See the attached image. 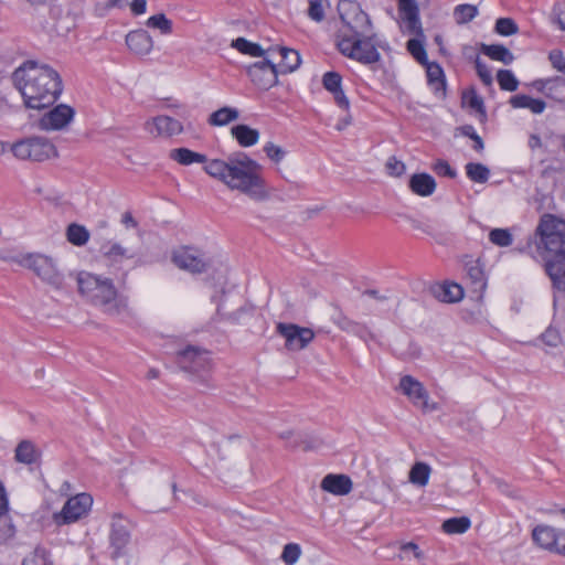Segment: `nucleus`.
Segmentation results:
<instances>
[{"label": "nucleus", "mask_w": 565, "mask_h": 565, "mask_svg": "<svg viewBox=\"0 0 565 565\" xmlns=\"http://www.w3.org/2000/svg\"><path fill=\"white\" fill-rule=\"evenodd\" d=\"M338 11L342 21L338 34L340 52L364 64L377 62L380 54L370 42L373 32L369 15L356 2L350 0H341Z\"/></svg>", "instance_id": "1"}, {"label": "nucleus", "mask_w": 565, "mask_h": 565, "mask_svg": "<svg viewBox=\"0 0 565 565\" xmlns=\"http://www.w3.org/2000/svg\"><path fill=\"white\" fill-rule=\"evenodd\" d=\"M205 172L218 179L230 189L237 190L249 199L262 202L269 198L262 167L244 152H236L226 160L214 159L204 167Z\"/></svg>", "instance_id": "2"}, {"label": "nucleus", "mask_w": 565, "mask_h": 565, "mask_svg": "<svg viewBox=\"0 0 565 565\" xmlns=\"http://www.w3.org/2000/svg\"><path fill=\"white\" fill-rule=\"evenodd\" d=\"M15 88L29 108L42 109L55 103L62 93L60 74L47 64L25 61L12 74Z\"/></svg>", "instance_id": "3"}, {"label": "nucleus", "mask_w": 565, "mask_h": 565, "mask_svg": "<svg viewBox=\"0 0 565 565\" xmlns=\"http://www.w3.org/2000/svg\"><path fill=\"white\" fill-rule=\"evenodd\" d=\"M77 285L79 294L104 313L118 317L129 312L128 298L118 292L111 279L79 273Z\"/></svg>", "instance_id": "4"}, {"label": "nucleus", "mask_w": 565, "mask_h": 565, "mask_svg": "<svg viewBox=\"0 0 565 565\" xmlns=\"http://www.w3.org/2000/svg\"><path fill=\"white\" fill-rule=\"evenodd\" d=\"M540 243L536 246L544 263H564L565 258V221L551 214L541 217L536 228ZM546 268V264H544Z\"/></svg>", "instance_id": "5"}, {"label": "nucleus", "mask_w": 565, "mask_h": 565, "mask_svg": "<svg viewBox=\"0 0 565 565\" xmlns=\"http://www.w3.org/2000/svg\"><path fill=\"white\" fill-rule=\"evenodd\" d=\"M20 266L31 269L42 281L52 286L54 289H64V276L57 269L51 257L36 253H28L23 255Z\"/></svg>", "instance_id": "6"}, {"label": "nucleus", "mask_w": 565, "mask_h": 565, "mask_svg": "<svg viewBox=\"0 0 565 565\" xmlns=\"http://www.w3.org/2000/svg\"><path fill=\"white\" fill-rule=\"evenodd\" d=\"M11 151L19 160L42 162L57 156L55 146L44 137H30L14 142Z\"/></svg>", "instance_id": "7"}, {"label": "nucleus", "mask_w": 565, "mask_h": 565, "mask_svg": "<svg viewBox=\"0 0 565 565\" xmlns=\"http://www.w3.org/2000/svg\"><path fill=\"white\" fill-rule=\"evenodd\" d=\"M175 362L184 372L202 374L211 369L210 352L195 345H188L175 354Z\"/></svg>", "instance_id": "8"}, {"label": "nucleus", "mask_w": 565, "mask_h": 565, "mask_svg": "<svg viewBox=\"0 0 565 565\" xmlns=\"http://www.w3.org/2000/svg\"><path fill=\"white\" fill-rule=\"evenodd\" d=\"M532 539L541 548L564 556L565 530L540 524L533 529Z\"/></svg>", "instance_id": "9"}, {"label": "nucleus", "mask_w": 565, "mask_h": 565, "mask_svg": "<svg viewBox=\"0 0 565 565\" xmlns=\"http://www.w3.org/2000/svg\"><path fill=\"white\" fill-rule=\"evenodd\" d=\"M396 390L405 395L414 406L419 407L425 413L437 409L435 403H429L428 392L423 384L411 375L402 376Z\"/></svg>", "instance_id": "10"}, {"label": "nucleus", "mask_w": 565, "mask_h": 565, "mask_svg": "<svg viewBox=\"0 0 565 565\" xmlns=\"http://www.w3.org/2000/svg\"><path fill=\"white\" fill-rule=\"evenodd\" d=\"M93 504V498L88 493H79L70 498L62 511L54 515L57 524L76 522L88 513Z\"/></svg>", "instance_id": "11"}, {"label": "nucleus", "mask_w": 565, "mask_h": 565, "mask_svg": "<svg viewBox=\"0 0 565 565\" xmlns=\"http://www.w3.org/2000/svg\"><path fill=\"white\" fill-rule=\"evenodd\" d=\"M397 22L403 33H423L419 7L416 0H397Z\"/></svg>", "instance_id": "12"}, {"label": "nucleus", "mask_w": 565, "mask_h": 565, "mask_svg": "<svg viewBox=\"0 0 565 565\" xmlns=\"http://www.w3.org/2000/svg\"><path fill=\"white\" fill-rule=\"evenodd\" d=\"M277 65L269 60L256 62L247 67V75L259 89L268 90L278 83Z\"/></svg>", "instance_id": "13"}, {"label": "nucleus", "mask_w": 565, "mask_h": 565, "mask_svg": "<svg viewBox=\"0 0 565 565\" xmlns=\"http://www.w3.org/2000/svg\"><path fill=\"white\" fill-rule=\"evenodd\" d=\"M277 332L285 338L286 348L291 351L305 349L315 338L311 329L294 323H278Z\"/></svg>", "instance_id": "14"}, {"label": "nucleus", "mask_w": 565, "mask_h": 565, "mask_svg": "<svg viewBox=\"0 0 565 565\" xmlns=\"http://www.w3.org/2000/svg\"><path fill=\"white\" fill-rule=\"evenodd\" d=\"M145 129L153 137L169 138L183 131L182 124L166 115H160L145 122Z\"/></svg>", "instance_id": "15"}, {"label": "nucleus", "mask_w": 565, "mask_h": 565, "mask_svg": "<svg viewBox=\"0 0 565 565\" xmlns=\"http://www.w3.org/2000/svg\"><path fill=\"white\" fill-rule=\"evenodd\" d=\"M173 263L181 269L193 274H201L206 270L209 264L203 256L192 248H182L172 256Z\"/></svg>", "instance_id": "16"}, {"label": "nucleus", "mask_w": 565, "mask_h": 565, "mask_svg": "<svg viewBox=\"0 0 565 565\" xmlns=\"http://www.w3.org/2000/svg\"><path fill=\"white\" fill-rule=\"evenodd\" d=\"M74 109L61 104L46 113L39 122L43 130H58L66 127L74 117Z\"/></svg>", "instance_id": "17"}, {"label": "nucleus", "mask_w": 565, "mask_h": 565, "mask_svg": "<svg viewBox=\"0 0 565 565\" xmlns=\"http://www.w3.org/2000/svg\"><path fill=\"white\" fill-rule=\"evenodd\" d=\"M109 539L110 545L114 548L113 557L117 558L122 554V550L126 547L130 539V534L124 524V520L118 514L113 516Z\"/></svg>", "instance_id": "18"}, {"label": "nucleus", "mask_w": 565, "mask_h": 565, "mask_svg": "<svg viewBox=\"0 0 565 565\" xmlns=\"http://www.w3.org/2000/svg\"><path fill=\"white\" fill-rule=\"evenodd\" d=\"M126 44L135 55L146 56L153 47V40L146 30L139 29L126 35Z\"/></svg>", "instance_id": "19"}, {"label": "nucleus", "mask_w": 565, "mask_h": 565, "mask_svg": "<svg viewBox=\"0 0 565 565\" xmlns=\"http://www.w3.org/2000/svg\"><path fill=\"white\" fill-rule=\"evenodd\" d=\"M323 87L333 95L335 104L348 111L350 102L342 90V77L338 72H327L322 77Z\"/></svg>", "instance_id": "20"}, {"label": "nucleus", "mask_w": 565, "mask_h": 565, "mask_svg": "<svg viewBox=\"0 0 565 565\" xmlns=\"http://www.w3.org/2000/svg\"><path fill=\"white\" fill-rule=\"evenodd\" d=\"M353 487L352 480L347 475H327L320 483V488L334 495H347Z\"/></svg>", "instance_id": "21"}, {"label": "nucleus", "mask_w": 565, "mask_h": 565, "mask_svg": "<svg viewBox=\"0 0 565 565\" xmlns=\"http://www.w3.org/2000/svg\"><path fill=\"white\" fill-rule=\"evenodd\" d=\"M426 67L427 81L435 95L444 97L446 95V78L441 66L436 62L423 64Z\"/></svg>", "instance_id": "22"}, {"label": "nucleus", "mask_w": 565, "mask_h": 565, "mask_svg": "<svg viewBox=\"0 0 565 565\" xmlns=\"http://www.w3.org/2000/svg\"><path fill=\"white\" fill-rule=\"evenodd\" d=\"M431 292L436 299L446 303L458 302L463 297V289L456 282L438 284L431 288Z\"/></svg>", "instance_id": "23"}, {"label": "nucleus", "mask_w": 565, "mask_h": 565, "mask_svg": "<svg viewBox=\"0 0 565 565\" xmlns=\"http://www.w3.org/2000/svg\"><path fill=\"white\" fill-rule=\"evenodd\" d=\"M411 190L420 196H429L436 190L435 179L428 173H416L409 179Z\"/></svg>", "instance_id": "24"}, {"label": "nucleus", "mask_w": 565, "mask_h": 565, "mask_svg": "<svg viewBox=\"0 0 565 565\" xmlns=\"http://www.w3.org/2000/svg\"><path fill=\"white\" fill-rule=\"evenodd\" d=\"M509 103L513 108H526L535 115L542 114L546 108L543 99L533 98L524 94L512 96Z\"/></svg>", "instance_id": "25"}, {"label": "nucleus", "mask_w": 565, "mask_h": 565, "mask_svg": "<svg viewBox=\"0 0 565 565\" xmlns=\"http://www.w3.org/2000/svg\"><path fill=\"white\" fill-rule=\"evenodd\" d=\"M231 132L238 145L245 148L256 145L259 139V131L244 124L233 126Z\"/></svg>", "instance_id": "26"}, {"label": "nucleus", "mask_w": 565, "mask_h": 565, "mask_svg": "<svg viewBox=\"0 0 565 565\" xmlns=\"http://www.w3.org/2000/svg\"><path fill=\"white\" fill-rule=\"evenodd\" d=\"M278 52L281 56V62L279 63V65H277L279 73H291L300 66L301 58L296 50L279 46Z\"/></svg>", "instance_id": "27"}, {"label": "nucleus", "mask_w": 565, "mask_h": 565, "mask_svg": "<svg viewBox=\"0 0 565 565\" xmlns=\"http://www.w3.org/2000/svg\"><path fill=\"white\" fill-rule=\"evenodd\" d=\"M170 159L177 161L182 166H190L192 163H206L207 159L205 154L195 152L188 148H177L172 149L169 154Z\"/></svg>", "instance_id": "28"}, {"label": "nucleus", "mask_w": 565, "mask_h": 565, "mask_svg": "<svg viewBox=\"0 0 565 565\" xmlns=\"http://www.w3.org/2000/svg\"><path fill=\"white\" fill-rule=\"evenodd\" d=\"M481 52L491 60L500 61L505 65L511 64L514 60L513 54L501 44H482Z\"/></svg>", "instance_id": "29"}, {"label": "nucleus", "mask_w": 565, "mask_h": 565, "mask_svg": "<svg viewBox=\"0 0 565 565\" xmlns=\"http://www.w3.org/2000/svg\"><path fill=\"white\" fill-rule=\"evenodd\" d=\"M38 456L35 446L30 440H22L15 448L14 458L18 462L31 465L36 461Z\"/></svg>", "instance_id": "30"}, {"label": "nucleus", "mask_w": 565, "mask_h": 565, "mask_svg": "<svg viewBox=\"0 0 565 565\" xmlns=\"http://www.w3.org/2000/svg\"><path fill=\"white\" fill-rule=\"evenodd\" d=\"M239 113L236 108L232 107H222L215 111H213L209 117V124L211 126H225L231 121H234L238 118Z\"/></svg>", "instance_id": "31"}, {"label": "nucleus", "mask_w": 565, "mask_h": 565, "mask_svg": "<svg viewBox=\"0 0 565 565\" xmlns=\"http://www.w3.org/2000/svg\"><path fill=\"white\" fill-rule=\"evenodd\" d=\"M471 526L468 516L450 518L443 522L441 530L447 534H462Z\"/></svg>", "instance_id": "32"}, {"label": "nucleus", "mask_w": 565, "mask_h": 565, "mask_svg": "<svg viewBox=\"0 0 565 565\" xmlns=\"http://www.w3.org/2000/svg\"><path fill=\"white\" fill-rule=\"evenodd\" d=\"M431 469L425 462H416L409 470V481L418 487H425L429 481Z\"/></svg>", "instance_id": "33"}, {"label": "nucleus", "mask_w": 565, "mask_h": 565, "mask_svg": "<svg viewBox=\"0 0 565 565\" xmlns=\"http://www.w3.org/2000/svg\"><path fill=\"white\" fill-rule=\"evenodd\" d=\"M546 274L553 281L554 287L565 290V263H546Z\"/></svg>", "instance_id": "34"}, {"label": "nucleus", "mask_w": 565, "mask_h": 565, "mask_svg": "<svg viewBox=\"0 0 565 565\" xmlns=\"http://www.w3.org/2000/svg\"><path fill=\"white\" fill-rule=\"evenodd\" d=\"M232 47L236 49L238 52L253 56L259 57L265 54V51L257 43L249 42L245 38H237L232 41Z\"/></svg>", "instance_id": "35"}, {"label": "nucleus", "mask_w": 565, "mask_h": 565, "mask_svg": "<svg viewBox=\"0 0 565 565\" xmlns=\"http://www.w3.org/2000/svg\"><path fill=\"white\" fill-rule=\"evenodd\" d=\"M66 237L70 243L75 246H83L88 242L89 232L85 226L78 224H71L66 231Z\"/></svg>", "instance_id": "36"}, {"label": "nucleus", "mask_w": 565, "mask_h": 565, "mask_svg": "<svg viewBox=\"0 0 565 565\" xmlns=\"http://www.w3.org/2000/svg\"><path fill=\"white\" fill-rule=\"evenodd\" d=\"M416 38L411 39L407 42V50L413 55V57L420 63L422 65L427 63V53L423 44L424 32L422 35L414 34Z\"/></svg>", "instance_id": "37"}, {"label": "nucleus", "mask_w": 565, "mask_h": 565, "mask_svg": "<svg viewBox=\"0 0 565 565\" xmlns=\"http://www.w3.org/2000/svg\"><path fill=\"white\" fill-rule=\"evenodd\" d=\"M467 276L475 286L476 291H482L486 288L484 273L481 266L477 263H470L467 265Z\"/></svg>", "instance_id": "38"}, {"label": "nucleus", "mask_w": 565, "mask_h": 565, "mask_svg": "<svg viewBox=\"0 0 565 565\" xmlns=\"http://www.w3.org/2000/svg\"><path fill=\"white\" fill-rule=\"evenodd\" d=\"M467 177L478 183H484L488 181L490 170L482 163L470 162L466 164Z\"/></svg>", "instance_id": "39"}, {"label": "nucleus", "mask_w": 565, "mask_h": 565, "mask_svg": "<svg viewBox=\"0 0 565 565\" xmlns=\"http://www.w3.org/2000/svg\"><path fill=\"white\" fill-rule=\"evenodd\" d=\"M547 97L557 100V102H564L565 100V79L556 76L552 78H547Z\"/></svg>", "instance_id": "40"}, {"label": "nucleus", "mask_w": 565, "mask_h": 565, "mask_svg": "<svg viewBox=\"0 0 565 565\" xmlns=\"http://www.w3.org/2000/svg\"><path fill=\"white\" fill-rule=\"evenodd\" d=\"M100 250L104 254V256H106L113 260H117V259L124 258V257H126V258L132 257V255L128 253V249L122 247L118 243L107 242L102 245Z\"/></svg>", "instance_id": "41"}, {"label": "nucleus", "mask_w": 565, "mask_h": 565, "mask_svg": "<svg viewBox=\"0 0 565 565\" xmlns=\"http://www.w3.org/2000/svg\"><path fill=\"white\" fill-rule=\"evenodd\" d=\"M146 24L148 28L158 29L162 34H170L172 32V21L163 13L151 15Z\"/></svg>", "instance_id": "42"}, {"label": "nucleus", "mask_w": 565, "mask_h": 565, "mask_svg": "<svg viewBox=\"0 0 565 565\" xmlns=\"http://www.w3.org/2000/svg\"><path fill=\"white\" fill-rule=\"evenodd\" d=\"M499 86L503 90L514 92L518 89L519 81L510 70H500L497 74Z\"/></svg>", "instance_id": "43"}, {"label": "nucleus", "mask_w": 565, "mask_h": 565, "mask_svg": "<svg viewBox=\"0 0 565 565\" xmlns=\"http://www.w3.org/2000/svg\"><path fill=\"white\" fill-rule=\"evenodd\" d=\"M489 239L492 244L507 247L513 242L512 234L508 228H493L489 233Z\"/></svg>", "instance_id": "44"}, {"label": "nucleus", "mask_w": 565, "mask_h": 565, "mask_svg": "<svg viewBox=\"0 0 565 565\" xmlns=\"http://www.w3.org/2000/svg\"><path fill=\"white\" fill-rule=\"evenodd\" d=\"M478 14L477 7L472 4H459L455 8L454 15L459 24L471 21Z\"/></svg>", "instance_id": "45"}, {"label": "nucleus", "mask_w": 565, "mask_h": 565, "mask_svg": "<svg viewBox=\"0 0 565 565\" xmlns=\"http://www.w3.org/2000/svg\"><path fill=\"white\" fill-rule=\"evenodd\" d=\"M22 565H52L45 548L36 547L33 553L23 559Z\"/></svg>", "instance_id": "46"}, {"label": "nucleus", "mask_w": 565, "mask_h": 565, "mask_svg": "<svg viewBox=\"0 0 565 565\" xmlns=\"http://www.w3.org/2000/svg\"><path fill=\"white\" fill-rule=\"evenodd\" d=\"M409 554H412L413 557L418 562H422L425 558L424 552L417 544L413 542L401 545V553L398 554V558L402 561L409 559Z\"/></svg>", "instance_id": "47"}, {"label": "nucleus", "mask_w": 565, "mask_h": 565, "mask_svg": "<svg viewBox=\"0 0 565 565\" xmlns=\"http://www.w3.org/2000/svg\"><path fill=\"white\" fill-rule=\"evenodd\" d=\"M301 555V548L299 544L297 543H288L284 546L282 553H281V559L287 565H294L297 563Z\"/></svg>", "instance_id": "48"}, {"label": "nucleus", "mask_w": 565, "mask_h": 565, "mask_svg": "<svg viewBox=\"0 0 565 565\" xmlns=\"http://www.w3.org/2000/svg\"><path fill=\"white\" fill-rule=\"evenodd\" d=\"M495 31L504 36L515 34L519 31L518 24L510 18H500L495 22Z\"/></svg>", "instance_id": "49"}, {"label": "nucleus", "mask_w": 565, "mask_h": 565, "mask_svg": "<svg viewBox=\"0 0 565 565\" xmlns=\"http://www.w3.org/2000/svg\"><path fill=\"white\" fill-rule=\"evenodd\" d=\"M463 100L470 108L477 110L483 117H486L483 99L475 90H470L469 93L465 94Z\"/></svg>", "instance_id": "50"}, {"label": "nucleus", "mask_w": 565, "mask_h": 565, "mask_svg": "<svg viewBox=\"0 0 565 565\" xmlns=\"http://www.w3.org/2000/svg\"><path fill=\"white\" fill-rule=\"evenodd\" d=\"M308 15L316 22H321L324 19L322 0H309Z\"/></svg>", "instance_id": "51"}, {"label": "nucleus", "mask_w": 565, "mask_h": 565, "mask_svg": "<svg viewBox=\"0 0 565 565\" xmlns=\"http://www.w3.org/2000/svg\"><path fill=\"white\" fill-rule=\"evenodd\" d=\"M264 151L270 160H273L274 162H277V163L284 159L285 153H286L281 147H279L273 142H267L264 146Z\"/></svg>", "instance_id": "52"}, {"label": "nucleus", "mask_w": 565, "mask_h": 565, "mask_svg": "<svg viewBox=\"0 0 565 565\" xmlns=\"http://www.w3.org/2000/svg\"><path fill=\"white\" fill-rule=\"evenodd\" d=\"M476 70L481 82L486 86H491L493 81L491 71L479 57L476 60Z\"/></svg>", "instance_id": "53"}, {"label": "nucleus", "mask_w": 565, "mask_h": 565, "mask_svg": "<svg viewBox=\"0 0 565 565\" xmlns=\"http://www.w3.org/2000/svg\"><path fill=\"white\" fill-rule=\"evenodd\" d=\"M433 170L438 174L443 177L448 178H455L457 175V172L455 169L450 167V164L446 160H437L434 166Z\"/></svg>", "instance_id": "54"}, {"label": "nucleus", "mask_w": 565, "mask_h": 565, "mask_svg": "<svg viewBox=\"0 0 565 565\" xmlns=\"http://www.w3.org/2000/svg\"><path fill=\"white\" fill-rule=\"evenodd\" d=\"M552 22L565 31V3H556L552 10Z\"/></svg>", "instance_id": "55"}, {"label": "nucleus", "mask_w": 565, "mask_h": 565, "mask_svg": "<svg viewBox=\"0 0 565 565\" xmlns=\"http://www.w3.org/2000/svg\"><path fill=\"white\" fill-rule=\"evenodd\" d=\"M552 66L558 72L565 73V57L561 50H553L548 54Z\"/></svg>", "instance_id": "56"}, {"label": "nucleus", "mask_w": 565, "mask_h": 565, "mask_svg": "<svg viewBox=\"0 0 565 565\" xmlns=\"http://www.w3.org/2000/svg\"><path fill=\"white\" fill-rule=\"evenodd\" d=\"M542 340L550 347H557L561 343V335L556 329L548 328L542 334Z\"/></svg>", "instance_id": "57"}, {"label": "nucleus", "mask_w": 565, "mask_h": 565, "mask_svg": "<svg viewBox=\"0 0 565 565\" xmlns=\"http://www.w3.org/2000/svg\"><path fill=\"white\" fill-rule=\"evenodd\" d=\"M463 135L468 136L473 140V149L477 151H481L483 149V141L481 137L476 132L475 128L472 126H466L463 127Z\"/></svg>", "instance_id": "58"}, {"label": "nucleus", "mask_w": 565, "mask_h": 565, "mask_svg": "<svg viewBox=\"0 0 565 565\" xmlns=\"http://www.w3.org/2000/svg\"><path fill=\"white\" fill-rule=\"evenodd\" d=\"M24 254H13L12 250L9 249H0V260L3 262H12L20 265V262L23 259Z\"/></svg>", "instance_id": "59"}, {"label": "nucleus", "mask_w": 565, "mask_h": 565, "mask_svg": "<svg viewBox=\"0 0 565 565\" xmlns=\"http://www.w3.org/2000/svg\"><path fill=\"white\" fill-rule=\"evenodd\" d=\"M130 9L135 15L143 14L147 10V0H132Z\"/></svg>", "instance_id": "60"}, {"label": "nucleus", "mask_w": 565, "mask_h": 565, "mask_svg": "<svg viewBox=\"0 0 565 565\" xmlns=\"http://www.w3.org/2000/svg\"><path fill=\"white\" fill-rule=\"evenodd\" d=\"M404 170H405V166L402 162H399V161L392 162L391 161V175L392 174L399 175L404 172Z\"/></svg>", "instance_id": "61"}, {"label": "nucleus", "mask_w": 565, "mask_h": 565, "mask_svg": "<svg viewBox=\"0 0 565 565\" xmlns=\"http://www.w3.org/2000/svg\"><path fill=\"white\" fill-rule=\"evenodd\" d=\"M533 86L541 93L545 94L547 96V78L546 79H539L533 83Z\"/></svg>", "instance_id": "62"}, {"label": "nucleus", "mask_w": 565, "mask_h": 565, "mask_svg": "<svg viewBox=\"0 0 565 565\" xmlns=\"http://www.w3.org/2000/svg\"><path fill=\"white\" fill-rule=\"evenodd\" d=\"M121 221L127 226H129V225L132 226V227L137 226V222H136V220L134 218V216L131 215L130 212L124 213Z\"/></svg>", "instance_id": "63"}, {"label": "nucleus", "mask_w": 565, "mask_h": 565, "mask_svg": "<svg viewBox=\"0 0 565 565\" xmlns=\"http://www.w3.org/2000/svg\"><path fill=\"white\" fill-rule=\"evenodd\" d=\"M126 6V0H108L106 3V8H124Z\"/></svg>", "instance_id": "64"}]
</instances>
